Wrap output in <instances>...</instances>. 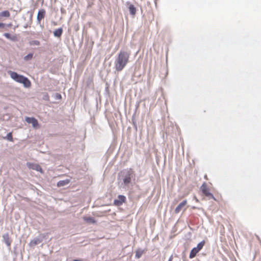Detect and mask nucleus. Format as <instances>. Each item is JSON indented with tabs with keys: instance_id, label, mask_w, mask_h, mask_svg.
Returning a JSON list of instances; mask_svg holds the SVG:
<instances>
[{
	"instance_id": "1",
	"label": "nucleus",
	"mask_w": 261,
	"mask_h": 261,
	"mask_svg": "<svg viewBox=\"0 0 261 261\" xmlns=\"http://www.w3.org/2000/svg\"><path fill=\"white\" fill-rule=\"evenodd\" d=\"M130 53L121 50L118 54L115 61V68L117 71H121L129 62Z\"/></svg>"
},
{
	"instance_id": "2",
	"label": "nucleus",
	"mask_w": 261,
	"mask_h": 261,
	"mask_svg": "<svg viewBox=\"0 0 261 261\" xmlns=\"http://www.w3.org/2000/svg\"><path fill=\"white\" fill-rule=\"evenodd\" d=\"M8 73L13 80L18 83L22 84L25 87L29 88L31 87V82L27 77L12 71H8Z\"/></svg>"
},
{
	"instance_id": "3",
	"label": "nucleus",
	"mask_w": 261,
	"mask_h": 261,
	"mask_svg": "<svg viewBox=\"0 0 261 261\" xmlns=\"http://www.w3.org/2000/svg\"><path fill=\"white\" fill-rule=\"evenodd\" d=\"M200 190L202 194L207 197L208 199H213L215 201H218V200L214 196L213 194L211 193L210 189L205 182H204L201 185L200 187Z\"/></svg>"
},
{
	"instance_id": "4",
	"label": "nucleus",
	"mask_w": 261,
	"mask_h": 261,
	"mask_svg": "<svg viewBox=\"0 0 261 261\" xmlns=\"http://www.w3.org/2000/svg\"><path fill=\"white\" fill-rule=\"evenodd\" d=\"M205 244V241H202L197 245L196 247L193 248L189 254V258H193L195 257L196 254L202 249Z\"/></svg>"
},
{
	"instance_id": "5",
	"label": "nucleus",
	"mask_w": 261,
	"mask_h": 261,
	"mask_svg": "<svg viewBox=\"0 0 261 261\" xmlns=\"http://www.w3.org/2000/svg\"><path fill=\"white\" fill-rule=\"evenodd\" d=\"M133 175V172L130 169L128 170L123 178V182L125 185H128L131 182V179Z\"/></svg>"
},
{
	"instance_id": "6",
	"label": "nucleus",
	"mask_w": 261,
	"mask_h": 261,
	"mask_svg": "<svg viewBox=\"0 0 261 261\" xmlns=\"http://www.w3.org/2000/svg\"><path fill=\"white\" fill-rule=\"evenodd\" d=\"M126 197L121 195H119L118 196V199H115L114 201V204L116 206H120L123 203H125L126 201Z\"/></svg>"
},
{
	"instance_id": "7",
	"label": "nucleus",
	"mask_w": 261,
	"mask_h": 261,
	"mask_svg": "<svg viewBox=\"0 0 261 261\" xmlns=\"http://www.w3.org/2000/svg\"><path fill=\"white\" fill-rule=\"evenodd\" d=\"M28 167L30 169H32L33 170H36L37 171H39L41 173H42V170L41 166L38 164H33V163H28Z\"/></svg>"
},
{
	"instance_id": "8",
	"label": "nucleus",
	"mask_w": 261,
	"mask_h": 261,
	"mask_svg": "<svg viewBox=\"0 0 261 261\" xmlns=\"http://www.w3.org/2000/svg\"><path fill=\"white\" fill-rule=\"evenodd\" d=\"M25 121L29 123H31L34 128L37 127V126L38 125V121L35 118L27 117L25 118Z\"/></svg>"
},
{
	"instance_id": "9",
	"label": "nucleus",
	"mask_w": 261,
	"mask_h": 261,
	"mask_svg": "<svg viewBox=\"0 0 261 261\" xmlns=\"http://www.w3.org/2000/svg\"><path fill=\"white\" fill-rule=\"evenodd\" d=\"M187 204V201L186 200H184L181 202H180L178 206L175 209V213L176 214L179 213L181 210L184 208V207Z\"/></svg>"
},
{
	"instance_id": "10",
	"label": "nucleus",
	"mask_w": 261,
	"mask_h": 261,
	"mask_svg": "<svg viewBox=\"0 0 261 261\" xmlns=\"http://www.w3.org/2000/svg\"><path fill=\"white\" fill-rule=\"evenodd\" d=\"M3 238L4 240L5 243L8 246L10 247L12 243V240L9 237V234L8 233H6L3 236Z\"/></svg>"
},
{
	"instance_id": "11",
	"label": "nucleus",
	"mask_w": 261,
	"mask_h": 261,
	"mask_svg": "<svg viewBox=\"0 0 261 261\" xmlns=\"http://www.w3.org/2000/svg\"><path fill=\"white\" fill-rule=\"evenodd\" d=\"M45 15V11L44 9H41L39 11L37 15V20L40 22L44 18Z\"/></svg>"
},
{
	"instance_id": "12",
	"label": "nucleus",
	"mask_w": 261,
	"mask_h": 261,
	"mask_svg": "<svg viewBox=\"0 0 261 261\" xmlns=\"http://www.w3.org/2000/svg\"><path fill=\"white\" fill-rule=\"evenodd\" d=\"M63 33V30L62 28H59L57 30H56L54 32V36L58 37H60L62 34Z\"/></svg>"
},
{
	"instance_id": "13",
	"label": "nucleus",
	"mask_w": 261,
	"mask_h": 261,
	"mask_svg": "<svg viewBox=\"0 0 261 261\" xmlns=\"http://www.w3.org/2000/svg\"><path fill=\"white\" fill-rule=\"evenodd\" d=\"M129 11L130 12V14L132 15H134L136 14V8L133 5H130L129 6Z\"/></svg>"
},
{
	"instance_id": "14",
	"label": "nucleus",
	"mask_w": 261,
	"mask_h": 261,
	"mask_svg": "<svg viewBox=\"0 0 261 261\" xmlns=\"http://www.w3.org/2000/svg\"><path fill=\"white\" fill-rule=\"evenodd\" d=\"M84 220L88 223H95L96 221L92 217H84Z\"/></svg>"
},
{
	"instance_id": "15",
	"label": "nucleus",
	"mask_w": 261,
	"mask_h": 261,
	"mask_svg": "<svg viewBox=\"0 0 261 261\" xmlns=\"http://www.w3.org/2000/svg\"><path fill=\"white\" fill-rule=\"evenodd\" d=\"M41 241L38 239H35L31 240V242H30L29 245L30 246H34L35 245L38 244Z\"/></svg>"
},
{
	"instance_id": "16",
	"label": "nucleus",
	"mask_w": 261,
	"mask_h": 261,
	"mask_svg": "<svg viewBox=\"0 0 261 261\" xmlns=\"http://www.w3.org/2000/svg\"><path fill=\"white\" fill-rule=\"evenodd\" d=\"M4 139H7L11 142H13V138L12 136V134L11 132L8 133L6 137L4 138Z\"/></svg>"
},
{
	"instance_id": "17",
	"label": "nucleus",
	"mask_w": 261,
	"mask_h": 261,
	"mask_svg": "<svg viewBox=\"0 0 261 261\" xmlns=\"http://www.w3.org/2000/svg\"><path fill=\"white\" fill-rule=\"evenodd\" d=\"M69 183V180H61L58 182V187H61L64 186Z\"/></svg>"
},
{
	"instance_id": "18",
	"label": "nucleus",
	"mask_w": 261,
	"mask_h": 261,
	"mask_svg": "<svg viewBox=\"0 0 261 261\" xmlns=\"http://www.w3.org/2000/svg\"><path fill=\"white\" fill-rule=\"evenodd\" d=\"M10 15V13L8 11H4L0 13V16L8 17Z\"/></svg>"
},
{
	"instance_id": "19",
	"label": "nucleus",
	"mask_w": 261,
	"mask_h": 261,
	"mask_svg": "<svg viewBox=\"0 0 261 261\" xmlns=\"http://www.w3.org/2000/svg\"><path fill=\"white\" fill-rule=\"evenodd\" d=\"M33 54H29L26 56L24 57V59L25 61L31 60L33 58Z\"/></svg>"
},
{
	"instance_id": "20",
	"label": "nucleus",
	"mask_w": 261,
	"mask_h": 261,
	"mask_svg": "<svg viewBox=\"0 0 261 261\" xmlns=\"http://www.w3.org/2000/svg\"><path fill=\"white\" fill-rule=\"evenodd\" d=\"M4 35L8 39H11V35L9 33H5Z\"/></svg>"
},
{
	"instance_id": "21",
	"label": "nucleus",
	"mask_w": 261,
	"mask_h": 261,
	"mask_svg": "<svg viewBox=\"0 0 261 261\" xmlns=\"http://www.w3.org/2000/svg\"><path fill=\"white\" fill-rule=\"evenodd\" d=\"M142 255V253H139L138 252H136V257L137 258H140L141 257V256Z\"/></svg>"
},
{
	"instance_id": "22",
	"label": "nucleus",
	"mask_w": 261,
	"mask_h": 261,
	"mask_svg": "<svg viewBox=\"0 0 261 261\" xmlns=\"http://www.w3.org/2000/svg\"><path fill=\"white\" fill-rule=\"evenodd\" d=\"M34 44H36V45H39V44H40L39 42L38 41H37V40L36 41H34Z\"/></svg>"
},
{
	"instance_id": "23",
	"label": "nucleus",
	"mask_w": 261,
	"mask_h": 261,
	"mask_svg": "<svg viewBox=\"0 0 261 261\" xmlns=\"http://www.w3.org/2000/svg\"><path fill=\"white\" fill-rule=\"evenodd\" d=\"M57 98L59 99L61 98V95L60 94H57L56 95Z\"/></svg>"
},
{
	"instance_id": "24",
	"label": "nucleus",
	"mask_w": 261,
	"mask_h": 261,
	"mask_svg": "<svg viewBox=\"0 0 261 261\" xmlns=\"http://www.w3.org/2000/svg\"><path fill=\"white\" fill-rule=\"evenodd\" d=\"M4 27H5V24H4V23H3L0 22V27L4 28Z\"/></svg>"
},
{
	"instance_id": "25",
	"label": "nucleus",
	"mask_w": 261,
	"mask_h": 261,
	"mask_svg": "<svg viewBox=\"0 0 261 261\" xmlns=\"http://www.w3.org/2000/svg\"><path fill=\"white\" fill-rule=\"evenodd\" d=\"M73 261H83V260H80V259H75Z\"/></svg>"
},
{
	"instance_id": "26",
	"label": "nucleus",
	"mask_w": 261,
	"mask_h": 261,
	"mask_svg": "<svg viewBox=\"0 0 261 261\" xmlns=\"http://www.w3.org/2000/svg\"><path fill=\"white\" fill-rule=\"evenodd\" d=\"M172 257H171L169 258V260H168V261H172Z\"/></svg>"
}]
</instances>
